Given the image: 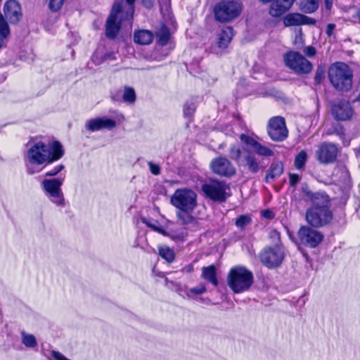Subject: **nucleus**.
<instances>
[{
    "label": "nucleus",
    "instance_id": "f257e3e1",
    "mask_svg": "<svg viewBox=\"0 0 360 360\" xmlns=\"http://www.w3.org/2000/svg\"><path fill=\"white\" fill-rule=\"evenodd\" d=\"M239 139L243 146L242 147L233 145L229 149V157L237 165L248 172L255 174L258 173L262 166L259 156L271 157L274 151L269 148L262 145L254 138L241 134Z\"/></svg>",
    "mask_w": 360,
    "mask_h": 360
},
{
    "label": "nucleus",
    "instance_id": "f03ea898",
    "mask_svg": "<svg viewBox=\"0 0 360 360\" xmlns=\"http://www.w3.org/2000/svg\"><path fill=\"white\" fill-rule=\"evenodd\" d=\"M63 155V147L58 141L46 143L31 139L27 144V150L24 154L26 172L30 175L39 173L44 169V165L58 160Z\"/></svg>",
    "mask_w": 360,
    "mask_h": 360
},
{
    "label": "nucleus",
    "instance_id": "7ed1b4c3",
    "mask_svg": "<svg viewBox=\"0 0 360 360\" xmlns=\"http://www.w3.org/2000/svg\"><path fill=\"white\" fill-rule=\"evenodd\" d=\"M302 192L311 201V206L306 211L305 218L312 227H322L333 219V212L330 209V198L324 192L314 193L307 186L302 187Z\"/></svg>",
    "mask_w": 360,
    "mask_h": 360
},
{
    "label": "nucleus",
    "instance_id": "20e7f679",
    "mask_svg": "<svg viewBox=\"0 0 360 360\" xmlns=\"http://www.w3.org/2000/svg\"><path fill=\"white\" fill-rule=\"evenodd\" d=\"M135 0H117L112 6L105 25V35L115 39L121 26L131 27L134 13Z\"/></svg>",
    "mask_w": 360,
    "mask_h": 360
},
{
    "label": "nucleus",
    "instance_id": "39448f33",
    "mask_svg": "<svg viewBox=\"0 0 360 360\" xmlns=\"http://www.w3.org/2000/svg\"><path fill=\"white\" fill-rule=\"evenodd\" d=\"M329 80L333 86L340 91H347L352 86L353 71L345 63L336 62L328 70Z\"/></svg>",
    "mask_w": 360,
    "mask_h": 360
},
{
    "label": "nucleus",
    "instance_id": "423d86ee",
    "mask_svg": "<svg viewBox=\"0 0 360 360\" xmlns=\"http://www.w3.org/2000/svg\"><path fill=\"white\" fill-rule=\"evenodd\" d=\"M253 282V274L244 266L233 267L227 276V283L234 293L248 290Z\"/></svg>",
    "mask_w": 360,
    "mask_h": 360
},
{
    "label": "nucleus",
    "instance_id": "0eeeda50",
    "mask_svg": "<svg viewBox=\"0 0 360 360\" xmlns=\"http://www.w3.org/2000/svg\"><path fill=\"white\" fill-rule=\"evenodd\" d=\"M64 178H55L44 179L41 182V188L46 196L55 205L64 207L65 198L61 189Z\"/></svg>",
    "mask_w": 360,
    "mask_h": 360
},
{
    "label": "nucleus",
    "instance_id": "6e6552de",
    "mask_svg": "<svg viewBox=\"0 0 360 360\" xmlns=\"http://www.w3.org/2000/svg\"><path fill=\"white\" fill-rule=\"evenodd\" d=\"M283 60L285 65L297 74H309L313 68L312 63L297 51H288L284 55Z\"/></svg>",
    "mask_w": 360,
    "mask_h": 360
},
{
    "label": "nucleus",
    "instance_id": "1a4fd4ad",
    "mask_svg": "<svg viewBox=\"0 0 360 360\" xmlns=\"http://www.w3.org/2000/svg\"><path fill=\"white\" fill-rule=\"evenodd\" d=\"M170 201L175 207L185 212H192L197 205L196 194L190 189H177Z\"/></svg>",
    "mask_w": 360,
    "mask_h": 360
},
{
    "label": "nucleus",
    "instance_id": "9d476101",
    "mask_svg": "<svg viewBox=\"0 0 360 360\" xmlns=\"http://www.w3.org/2000/svg\"><path fill=\"white\" fill-rule=\"evenodd\" d=\"M323 238L321 231L309 226H302L297 232V240L295 243L299 247L303 245L315 248L323 241Z\"/></svg>",
    "mask_w": 360,
    "mask_h": 360
},
{
    "label": "nucleus",
    "instance_id": "9b49d317",
    "mask_svg": "<svg viewBox=\"0 0 360 360\" xmlns=\"http://www.w3.org/2000/svg\"><path fill=\"white\" fill-rule=\"evenodd\" d=\"M340 151L341 148L338 144L325 141L317 146L315 158L320 164H333L336 162Z\"/></svg>",
    "mask_w": 360,
    "mask_h": 360
},
{
    "label": "nucleus",
    "instance_id": "f8f14e48",
    "mask_svg": "<svg viewBox=\"0 0 360 360\" xmlns=\"http://www.w3.org/2000/svg\"><path fill=\"white\" fill-rule=\"evenodd\" d=\"M241 11V5L238 1H222L214 8V15L219 22H228L238 17Z\"/></svg>",
    "mask_w": 360,
    "mask_h": 360
},
{
    "label": "nucleus",
    "instance_id": "ddd939ff",
    "mask_svg": "<svg viewBox=\"0 0 360 360\" xmlns=\"http://www.w3.org/2000/svg\"><path fill=\"white\" fill-rule=\"evenodd\" d=\"M284 257L283 247L279 245L264 248L259 255L262 263L269 269L280 266Z\"/></svg>",
    "mask_w": 360,
    "mask_h": 360
},
{
    "label": "nucleus",
    "instance_id": "4468645a",
    "mask_svg": "<svg viewBox=\"0 0 360 360\" xmlns=\"http://www.w3.org/2000/svg\"><path fill=\"white\" fill-rule=\"evenodd\" d=\"M202 190L205 195L214 202H225L229 195V187L223 181H212L202 185Z\"/></svg>",
    "mask_w": 360,
    "mask_h": 360
},
{
    "label": "nucleus",
    "instance_id": "2eb2a0df",
    "mask_svg": "<svg viewBox=\"0 0 360 360\" xmlns=\"http://www.w3.org/2000/svg\"><path fill=\"white\" fill-rule=\"evenodd\" d=\"M268 134L273 141H282L285 140L288 134L285 120L281 117L271 118L269 122Z\"/></svg>",
    "mask_w": 360,
    "mask_h": 360
},
{
    "label": "nucleus",
    "instance_id": "dca6fc26",
    "mask_svg": "<svg viewBox=\"0 0 360 360\" xmlns=\"http://www.w3.org/2000/svg\"><path fill=\"white\" fill-rule=\"evenodd\" d=\"M210 166L214 173L222 176L231 177L236 174L235 167L226 158L220 157L214 159Z\"/></svg>",
    "mask_w": 360,
    "mask_h": 360
},
{
    "label": "nucleus",
    "instance_id": "f3484780",
    "mask_svg": "<svg viewBox=\"0 0 360 360\" xmlns=\"http://www.w3.org/2000/svg\"><path fill=\"white\" fill-rule=\"evenodd\" d=\"M331 113L337 120L346 121L353 115V109L349 101L340 100L331 105Z\"/></svg>",
    "mask_w": 360,
    "mask_h": 360
},
{
    "label": "nucleus",
    "instance_id": "a211bd4d",
    "mask_svg": "<svg viewBox=\"0 0 360 360\" xmlns=\"http://www.w3.org/2000/svg\"><path fill=\"white\" fill-rule=\"evenodd\" d=\"M266 4L272 1L269 14L273 17H280L290 9L295 0H259Z\"/></svg>",
    "mask_w": 360,
    "mask_h": 360
},
{
    "label": "nucleus",
    "instance_id": "6ab92c4d",
    "mask_svg": "<svg viewBox=\"0 0 360 360\" xmlns=\"http://www.w3.org/2000/svg\"><path fill=\"white\" fill-rule=\"evenodd\" d=\"M85 127L87 130L91 131H99L103 129L111 130L116 127V122L107 117H102L88 120Z\"/></svg>",
    "mask_w": 360,
    "mask_h": 360
},
{
    "label": "nucleus",
    "instance_id": "aec40b11",
    "mask_svg": "<svg viewBox=\"0 0 360 360\" xmlns=\"http://www.w3.org/2000/svg\"><path fill=\"white\" fill-rule=\"evenodd\" d=\"M283 22L285 27L300 26L302 25H314L316 21L313 18L299 13H292L286 15Z\"/></svg>",
    "mask_w": 360,
    "mask_h": 360
},
{
    "label": "nucleus",
    "instance_id": "412c9836",
    "mask_svg": "<svg viewBox=\"0 0 360 360\" xmlns=\"http://www.w3.org/2000/svg\"><path fill=\"white\" fill-rule=\"evenodd\" d=\"M4 13L11 23H16L22 15L20 4L15 0L7 1L4 5Z\"/></svg>",
    "mask_w": 360,
    "mask_h": 360
},
{
    "label": "nucleus",
    "instance_id": "4be33fe9",
    "mask_svg": "<svg viewBox=\"0 0 360 360\" xmlns=\"http://www.w3.org/2000/svg\"><path fill=\"white\" fill-rule=\"evenodd\" d=\"M333 179L337 184L345 188L351 186V176L347 167L343 165H338L333 172Z\"/></svg>",
    "mask_w": 360,
    "mask_h": 360
},
{
    "label": "nucleus",
    "instance_id": "5701e85b",
    "mask_svg": "<svg viewBox=\"0 0 360 360\" xmlns=\"http://www.w3.org/2000/svg\"><path fill=\"white\" fill-rule=\"evenodd\" d=\"M233 36V30L231 27L222 28L217 34V45L221 49H226Z\"/></svg>",
    "mask_w": 360,
    "mask_h": 360
},
{
    "label": "nucleus",
    "instance_id": "b1692460",
    "mask_svg": "<svg viewBox=\"0 0 360 360\" xmlns=\"http://www.w3.org/2000/svg\"><path fill=\"white\" fill-rule=\"evenodd\" d=\"M283 172V165L281 161H274L265 177V181L269 183L279 177Z\"/></svg>",
    "mask_w": 360,
    "mask_h": 360
},
{
    "label": "nucleus",
    "instance_id": "393cba45",
    "mask_svg": "<svg viewBox=\"0 0 360 360\" xmlns=\"http://www.w3.org/2000/svg\"><path fill=\"white\" fill-rule=\"evenodd\" d=\"M153 40V34L147 30H141L134 32V41L135 43L141 45H148L152 43Z\"/></svg>",
    "mask_w": 360,
    "mask_h": 360
},
{
    "label": "nucleus",
    "instance_id": "a878e982",
    "mask_svg": "<svg viewBox=\"0 0 360 360\" xmlns=\"http://www.w3.org/2000/svg\"><path fill=\"white\" fill-rule=\"evenodd\" d=\"M202 276L204 279L213 284L214 286L218 285V281L216 276V269L214 265L203 267Z\"/></svg>",
    "mask_w": 360,
    "mask_h": 360
},
{
    "label": "nucleus",
    "instance_id": "bb28decb",
    "mask_svg": "<svg viewBox=\"0 0 360 360\" xmlns=\"http://www.w3.org/2000/svg\"><path fill=\"white\" fill-rule=\"evenodd\" d=\"M319 8V0H300V9L306 13H311Z\"/></svg>",
    "mask_w": 360,
    "mask_h": 360
},
{
    "label": "nucleus",
    "instance_id": "cd10ccee",
    "mask_svg": "<svg viewBox=\"0 0 360 360\" xmlns=\"http://www.w3.org/2000/svg\"><path fill=\"white\" fill-rule=\"evenodd\" d=\"M10 34V29L4 15L0 13V49L4 46L6 39Z\"/></svg>",
    "mask_w": 360,
    "mask_h": 360
},
{
    "label": "nucleus",
    "instance_id": "c85d7f7f",
    "mask_svg": "<svg viewBox=\"0 0 360 360\" xmlns=\"http://www.w3.org/2000/svg\"><path fill=\"white\" fill-rule=\"evenodd\" d=\"M136 100V95L132 87L125 86L122 91V101L129 104H133Z\"/></svg>",
    "mask_w": 360,
    "mask_h": 360
},
{
    "label": "nucleus",
    "instance_id": "c756f323",
    "mask_svg": "<svg viewBox=\"0 0 360 360\" xmlns=\"http://www.w3.org/2000/svg\"><path fill=\"white\" fill-rule=\"evenodd\" d=\"M159 255L168 263H172L175 259V253L173 249L166 245L158 248Z\"/></svg>",
    "mask_w": 360,
    "mask_h": 360
},
{
    "label": "nucleus",
    "instance_id": "7c9ffc66",
    "mask_svg": "<svg viewBox=\"0 0 360 360\" xmlns=\"http://www.w3.org/2000/svg\"><path fill=\"white\" fill-rule=\"evenodd\" d=\"M190 212H191L179 210L176 213V216L179 220H180L183 224L195 226L197 224V220L195 219V218H194L193 216L190 214Z\"/></svg>",
    "mask_w": 360,
    "mask_h": 360
},
{
    "label": "nucleus",
    "instance_id": "2f4dec72",
    "mask_svg": "<svg viewBox=\"0 0 360 360\" xmlns=\"http://www.w3.org/2000/svg\"><path fill=\"white\" fill-rule=\"evenodd\" d=\"M21 335L22 342L25 347L29 348H34L37 347V342L34 335L32 334H27L24 331L21 333Z\"/></svg>",
    "mask_w": 360,
    "mask_h": 360
},
{
    "label": "nucleus",
    "instance_id": "473e14b6",
    "mask_svg": "<svg viewBox=\"0 0 360 360\" xmlns=\"http://www.w3.org/2000/svg\"><path fill=\"white\" fill-rule=\"evenodd\" d=\"M307 160V154L305 150H301L295 158V167L297 169H303Z\"/></svg>",
    "mask_w": 360,
    "mask_h": 360
},
{
    "label": "nucleus",
    "instance_id": "72a5a7b5",
    "mask_svg": "<svg viewBox=\"0 0 360 360\" xmlns=\"http://www.w3.org/2000/svg\"><path fill=\"white\" fill-rule=\"evenodd\" d=\"M159 41L162 45L167 44L169 39V30L166 26H162L157 32Z\"/></svg>",
    "mask_w": 360,
    "mask_h": 360
},
{
    "label": "nucleus",
    "instance_id": "f704fd0d",
    "mask_svg": "<svg viewBox=\"0 0 360 360\" xmlns=\"http://www.w3.org/2000/svg\"><path fill=\"white\" fill-rule=\"evenodd\" d=\"M250 217L246 214H243L236 218L235 224L238 228L243 229L247 225L250 224Z\"/></svg>",
    "mask_w": 360,
    "mask_h": 360
},
{
    "label": "nucleus",
    "instance_id": "c9c22d12",
    "mask_svg": "<svg viewBox=\"0 0 360 360\" xmlns=\"http://www.w3.org/2000/svg\"><path fill=\"white\" fill-rule=\"evenodd\" d=\"M196 109V105L194 102H186L184 105V115L186 117H191Z\"/></svg>",
    "mask_w": 360,
    "mask_h": 360
},
{
    "label": "nucleus",
    "instance_id": "e433bc0d",
    "mask_svg": "<svg viewBox=\"0 0 360 360\" xmlns=\"http://www.w3.org/2000/svg\"><path fill=\"white\" fill-rule=\"evenodd\" d=\"M141 221L143 224H145L148 227L150 228L152 230H153L163 236H169L162 227L156 226L154 223H152L147 219L142 218Z\"/></svg>",
    "mask_w": 360,
    "mask_h": 360
},
{
    "label": "nucleus",
    "instance_id": "4c0bfd02",
    "mask_svg": "<svg viewBox=\"0 0 360 360\" xmlns=\"http://www.w3.org/2000/svg\"><path fill=\"white\" fill-rule=\"evenodd\" d=\"M325 77V70L322 67H318L314 76V81L316 84H320Z\"/></svg>",
    "mask_w": 360,
    "mask_h": 360
},
{
    "label": "nucleus",
    "instance_id": "58836bf2",
    "mask_svg": "<svg viewBox=\"0 0 360 360\" xmlns=\"http://www.w3.org/2000/svg\"><path fill=\"white\" fill-rule=\"evenodd\" d=\"M205 291H206L205 286L204 285H200L195 288H193L188 290L186 295L188 297H191V295H193V294L201 295V294L204 293Z\"/></svg>",
    "mask_w": 360,
    "mask_h": 360
},
{
    "label": "nucleus",
    "instance_id": "ea45409f",
    "mask_svg": "<svg viewBox=\"0 0 360 360\" xmlns=\"http://www.w3.org/2000/svg\"><path fill=\"white\" fill-rule=\"evenodd\" d=\"M65 0H50L49 8L53 11H58L62 7Z\"/></svg>",
    "mask_w": 360,
    "mask_h": 360
},
{
    "label": "nucleus",
    "instance_id": "a19ab883",
    "mask_svg": "<svg viewBox=\"0 0 360 360\" xmlns=\"http://www.w3.org/2000/svg\"><path fill=\"white\" fill-rule=\"evenodd\" d=\"M64 169L63 165H58L53 169L47 171L45 176H55Z\"/></svg>",
    "mask_w": 360,
    "mask_h": 360
},
{
    "label": "nucleus",
    "instance_id": "79ce46f5",
    "mask_svg": "<svg viewBox=\"0 0 360 360\" xmlns=\"http://www.w3.org/2000/svg\"><path fill=\"white\" fill-rule=\"evenodd\" d=\"M150 172L154 175H158L160 174V167L158 165L154 164L152 162H148Z\"/></svg>",
    "mask_w": 360,
    "mask_h": 360
},
{
    "label": "nucleus",
    "instance_id": "37998d69",
    "mask_svg": "<svg viewBox=\"0 0 360 360\" xmlns=\"http://www.w3.org/2000/svg\"><path fill=\"white\" fill-rule=\"evenodd\" d=\"M303 52L309 58L314 57L316 54V50L312 46H308L305 47L303 50Z\"/></svg>",
    "mask_w": 360,
    "mask_h": 360
},
{
    "label": "nucleus",
    "instance_id": "c03bdc74",
    "mask_svg": "<svg viewBox=\"0 0 360 360\" xmlns=\"http://www.w3.org/2000/svg\"><path fill=\"white\" fill-rule=\"evenodd\" d=\"M300 181V177L298 174H289V183L291 186L295 187Z\"/></svg>",
    "mask_w": 360,
    "mask_h": 360
},
{
    "label": "nucleus",
    "instance_id": "a18cd8bd",
    "mask_svg": "<svg viewBox=\"0 0 360 360\" xmlns=\"http://www.w3.org/2000/svg\"><path fill=\"white\" fill-rule=\"evenodd\" d=\"M122 91H116L111 92L110 97L112 100L114 101H122Z\"/></svg>",
    "mask_w": 360,
    "mask_h": 360
},
{
    "label": "nucleus",
    "instance_id": "49530a36",
    "mask_svg": "<svg viewBox=\"0 0 360 360\" xmlns=\"http://www.w3.org/2000/svg\"><path fill=\"white\" fill-rule=\"evenodd\" d=\"M335 28V25L333 23L328 24L326 30V33L328 37L333 35L334 30Z\"/></svg>",
    "mask_w": 360,
    "mask_h": 360
},
{
    "label": "nucleus",
    "instance_id": "de8ad7c7",
    "mask_svg": "<svg viewBox=\"0 0 360 360\" xmlns=\"http://www.w3.org/2000/svg\"><path fill=\"white\" fill-rule=\"evenodd\" d=\"M262 215L264 218H266V219H273L274 217V214L273 212H271V211H270L269 210H264L262 212Z\"/></svg>",
    "mask_w": 360,
    "mask_h": 360
},
{
    "label": "nucleus",
    "instance_id": "09e8293b",
    "mask_svg": "<svg viewBox=\"0 0 360 360\" xmlns=\"http://www.w3.org/2000/svg\"><path fill=\"white\" fill-rule=\"evenodd\" d=\"M155 0H142L143 5L147 8H151L153 6Z\"/></svg>",
    "mask_w": 360,
    "mask_h": 360
},
{
    "label": "nucleus",
    "instance_id": "8fccbe9b",
    "mask_svg": "<svg viewBox=\"0 0 360 360\" xmlns=\"http://www.w3.org/2000/svg\"><path fill=\"white\" fill-rule=\"evenodd\" d=\"M270 237L271 238H275L279 240L280 238V233L276 230H272L270 232Z\"/></svg>",
    "mask_w": 360,
    "mask_h": 360
},
{
    "label": "nucleus",
    "instance_id": "3c124183",
    "mask_svg": "<svg viewBox=\"0 0 360 360\" xmlns=\"http://www.w3.org/2000/svg\"><path fill=\"white\" fill-rule=\"evenodd\" d=\"M332 6H333V0H325V6L328 11L331 9Z\"/></svg>",
    "mask_w": 360,
    "mask_h": 360
},
{
    "label": "nucleus",
    "instance_id": "603ef678",
    "mask_svg": "<svg viewBox=\"0 0 360 360\" xmlns=\"http://www.w3.org/2000/svg\"><path fill=\"white\" fill-rule=\"evenodd\" d=\"M105 59H110V60H114L115 59V54L114 53H109V54H106L105 55Z\"/></svg>",
    "mask_w": 360,
    "mask_h": 360
},
{
    "label": "nucleus",
    "instance_id": "864d4df0",
    "mask_svg": "<svg viewBox=\"0 0 360 360\" xmlns=\"http://www.w3.org/2000/svg\"><path fill=\"white\" fill-rule=\"evenodd\" d=\"M171 237H172V239H174V240H177V239H181V238H183V235H182V234H181V235H177V236H171Z\"/></svg>",
    "mask_w": 360,
    "mask_h": 360
},
{
    "label": "nucleus",
    "instance_id": "5fc2aeb1",
    "mask_svg": "<svg viewBox=\"0 0 360 360\" xmlns=\"http://www.w3.org/2000/svg\"><path fill=\"white\" fill-rule=\"evenodd\" d=\"M355 16L359 19L360 23V8L356 11Z\"/></svg>",
    "mask_w": 360,
    "mask_h": 360
},
{
    "label": "nucleus",
    "instance_id": "6e6d98bb",
    "mask_svg": "<svg viewBox=\"0 0 360 360\" xmlns=\"http://www.w3.org/2000/svg\"><path fill=\"white\" fill-rule=\"evenodd\" d=\"M288 235H289L290 238L292 240H294V238L292 237V234H291V233H290L288 232Z\"/></svg>",
    "mask_w": 360,
    "mask_h": 360
},
{
    "label": "nucleus",
    "instance_id": "4d7b16f0",
    "mask_svg": "<svg viewBox=\"0 0 360 360\" xmlns=\"http://www.w3.org/2000/svg\"><path fill=\"white\" fill-rule=\"evenodd\" d=\"M1 1V0H0V2Z\"/></svg>",
    "mask_w": 360,
    "mask_h": 360
}]
</instances>
